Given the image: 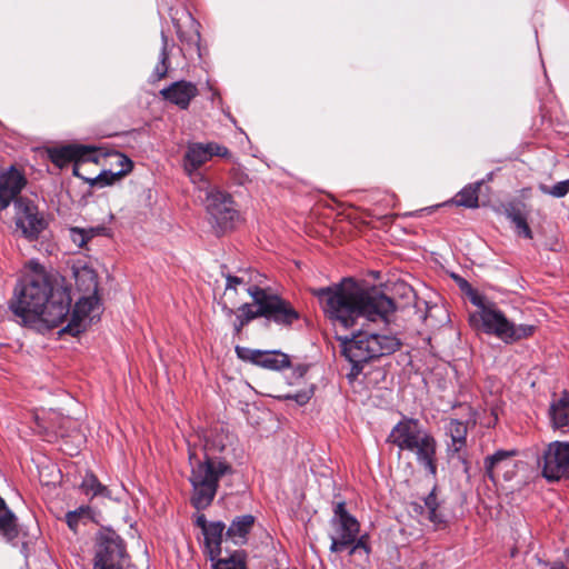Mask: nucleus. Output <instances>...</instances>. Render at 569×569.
I'll return each mask as SVG.
<instances>
[{"label": "nucleus", "mask_w": 569, "mask_h": 569, "mask_svg": "<svg viewBox=\"0 0 569 569\" xmlns=\"http://www.w3.org/2000/svg\"><path fill=\"white\" fill-rule=\"evenodd\" d=\"M30 266L31 271L16 284L9 308L26 327L38 331L57 328L70 313V289L39 263Z\"/></svg>", "instance_id": "obj_1"}, {"label": "nucleus", "mask_w": 569, "mask_h": 569, "mask_svg": "<svg viewBox=\"0 0 569 569\" xmlns=\"http://www.w3.org/2000/svg\"><path fill=\"white\" fill-rule=\"evenodd\" d=\"M311 292L319 299L326 317L343 328L352 327L361 317L373 322H388L389 316L396 310L393 300L382 291L377 288L363 289L352 279L312 289Z\"/></svg>", "instance_id": "obj_2"}, {"label": "nucleus", "mask_w": 569, "mask_h": 569, "mask_svg": "<svg viewBox=\"0 0 569 569\" xmlns=\"http://www.w3.org/2000/svg\"><path fill=\"white\" fill-rule=\"evenodd\" d=\"M224 443L220 435H210L203 439L201 448L189 441V462L191 472L189 481L192 487L191 505L197 510L207 509L213 501L219 481L226 476H232L234 469L226 459L218 457Z\"/></svg>", "instance_id": "obj_3"}, {"label": "nucleus", "mask_w": 569, "mask_h": 569, "mask_svg": "<svg viewBox=\"0 0 569 569\" xmlns=\"http://www.w3.org/2000/svg\"><path fill=\"white\" fill-rule=\"evenodd\" d=\"M224 443L220 435H210L203 439L201 448L189 441V462L191 472L189 481L192 487L191 505L197 510L207 509L213 501L219 481L226 476H232L234 469L226 459L218 457Z\"/></svg>", "instance_id": "obj_4"}, {"label": "nucleus", "mask_w": 569, "mask_h": 569, "mask_svg": "<svg viewBox=\"0 0 569 569\" xmlns=\"http://www.w3.org/2000/svg\"><path fill=\"white\" fill-rule=\"evenodd\" d=\"M338 339L342 355L351 363V370L348 373L350 380H355L361 373L366 363L398 351L402 345L395 335L369 330H359L350 338L339 337Z\"/></svg>", "instance_id": "obj_5"}, {"label": "nucleus", "mask_w": 569, "mask_h": 569, "mask_svg": "<svg viewBox=\"0 0 569 569\" xmlns=\"http://www.w3.org/2000/svg\"><path fill=\"white\" fill-rule=\"evenodd\" d=\"M200 191H204L206 209L211 218L212 226L218 232H226L234 228L239 219V212L234 208L232 197L218 188L200 186Z\"/></svg>", "instance_id": "obj_6"}, {"label": "nucleus", "mask_w": 569, "mask_h": 569, "mask_svg": "<svg viewBox=\"0 0 569 569\" xmlns=\"http://www.w3.org/2000/svg\"><path fill=\"white\" fill-rule=\"evenodd\" d=\"M128 560L123 539L114 530L101 531L97 539L93 569H124Z\"/></svg>", "instance_id": "obj_7"}, {"label": "nucleus", "mask_w": 569, "mask_h": 569, "mask_svg": "<svg viewBox=\"0 0 569 569\" xmlns=\"http://www.w3.org/2000/svg\"><path fill=\"white\" fill-rule=\"evenodd\" d=\"M248 293L252 297L254 305H262L261 313L269 321L288 327L300 318V313L293 306L277 295L269 293L257 286L249 287Z\"/></svg>", "instance_id": "obj_8"}, {"label": "nucleus", "mask_w": 569, "mask_h": 569, "mask_svg": "<svg viewBox=\"0 0 569 569\" xmlns=\"http://www.w3.org/2000/svg\"><path fill=\"white\" fill-rule=\"evenodd\" d=\"M331 532L329 535L331 552H342L352 543L355 536L360 533V523L346 508L345 501L333 506V516L330 521Z\"/></svg>", "instance_id": "obj_9"}, {"label": "nucleus", "mask_w": 569, "mask_h": 569, "mask_svg": "<svg viewBox=\"0 0 569 569\" xmlns=\"http://www.w3.org/2000/svg\"><path fill=\"white\" fill-rule=\"evenodd\" d=\"M471 302L480 310L469 316L470 326L476 330L493 335L506 341L511 321L507 319L505 313L497 309L493 303L485 305V299L481 297H473Z\"/></svg>", "instance_id": "obj_10"}, {"label": "nucleus", "mask_w": 569, "mask_h": 569, "mask_svg": "<svg viewBox=\"0 0 569 569\" xmlns=\"http://www.w3.org/2000/svg\"><path fill=\"white\" fill-rule=\"evenodd\" d=\"M542 476L550 482L569 478V442L553 441L545 449L541 459Z\"/></svg>", "instance_id": "obj_11"}, {"label": "nucleus", "mask_w": 569, "mask_h": 569, "mask_svg": "<svg viewBox=\"0 0 569 569\" xmlns=\"http://www.w3.org/2000/svg\"><path fill=\"white\" fill-rule=\"evenodd\" d=\"M101 154L99 149L83 144H68L49 151L51 161L60 168L73 161V174L78 178H82V167L89 162L98 163Z\"/></svg>", "instance_id": "obj_12"}, {"label": "nucleus", "mask_w": 569, "mask_h": 569, "mask_svg": "<svg viewBox=\"0 0 569 569\" xmlns=\"http://www.w3.org/2000/svg\"><path fill=\"white\" fill-rule=\"evenodd\" d=\"M16 224L23 236L36 240L47 228V222L38 211V207L29 198H19L14 201Z\"/></svg>", "instance_id": "obj_13"}, {"label": "nucleus", "mask_w": 569, "mask_h": 569, "mask_svg": "<svg viewBox=\"0 0 569 569\" xmlns=\"http://www.w3.org/2000/svg\"><path fill=\"white\" fill-rule=\"evenodd\" d=\"M236 353L241 360L269 370H282L291 365L289 356L279 350H259L238 346Z\"/></svg>", "instance_id": "obj_14"}, {"label": "nucleus", "mask_w": 569, "mask_h": 569, "mask_svg": "<svg viewBox=\"0 0 569 569\" xmlns=\"http://www.w3.org/2000/svg\"><path fill=\"white\" fill-rule=\"evenodd\" d=\"M428 432L418 419L403 418L391 429L387 442L395 445L400 451H407L413 441Z\"/></svg>", "instance_id": "obj_15"}, {"label": "nucleus", "mask_w": 569, "mask_h": 569, "mask_svg": "<svg viewBox=\"0 0 569 569\" xmlns=\"http://www.w3.org/2000/svg\"><path fill=\"white\" fill-rule=\"evenodd\" d=\"M27 184L24 173L16 166H10L0 172V212L6 210L11 202L19 198V194Z\"/></svg>", "instance_id": "obj_16"}, {"label": "nucleus", "mask_w": 569, "mask_h": 569, "mask_svg": "<svg viewBox=\"0 0 569 569\" xmlns=\"http://www.w3.org/2000/svg\"><path fill=\"white\" fill-rule=\"evenodd\" d=\"M210 160V151L207 144L193 142L189 143L183 156V169L191 181L198 186H208L209 181L199 171V168Z\"/></svg>", "instance_id": "obj_17"}, {"label": "nucleus", "mask_w": 569, "mask_h": 569, "mask_svg": "<svg viewBox=\"0 0 569 569\" xmlns=\"http://www.w3.org/2000/svg\"><path fill=\"white\" fill-rule=\"evenodd\" d=\"M99 298L97 295H87L80 298L72 310L71 318L68 325L61 332L69 333L73 337L83 332L87 328L84 325L86 318L98 307Z\"/></svg>", "instance_id": "obj_18"}, {"label": "nucleus", "mask_w": 569, "mask_h": 569, "mask_svg": "<svg viewBox=\"0 0 569 569\" xmlns=\"http://www.w3.org/2000/svg\"><path fill=\"white\" fill-rule=\"evenodd\" d=\"M416 456L417 462L422 466L431 476L437 475V441L435 437L428 432L421 439L412 442L407 450Z\"/></svg>", "instance_id": "obj_19"}, {"label": "nucleus", "mask_w": 569, "mask_h": 569, "mask_svg": "<svg viewBox=\"0 0 569 569\" xmlns=\"http://www.w3.org/2000/svg\"><path fill=\"white\" fill-rule=\"evenodd\" d=\"M199 94V90L193 82L180 80L160 90V96L170 103L179 107L181 110L189 108L190 102Z\"/></svg>", "instance_id": "obj_20"}, {"label": "nucleus", "mask_w": 569, "mask_h": 569, "mask_svg": "<svg viewBox=\"0 0 569 569\" xmlns=\"http://www.w3.org/2000/svg\"><path fill=\"white\" fill-rule=\"evenodd\" d=\"M117 163L121 166V169L118 172H112L110 170H103L98 176L90 178L86 174H82V180L90 183L92 187H106L113 183L116 180L126 176L132 169V161L122 153H116Z\"/></svg>", "instance_id": "obj_21"}, {"label": "nucleus", "mask_w": 569, "mask_h": 569, "mask_svg": "<svg viewBox=\"0 0 569 569\" xmlns=\"http://www.w3.org/2000/svg\"><path fill=\"white\" fill-rule=\"evenodd\" d=\"M518 455L517 450H497L493 455L487 456L483 461L486 475L492 481L499 471L508 470L513 466V458Z\"/></svg>", "instance_id": "obj_22"}, {"label": "nucleus", "mask_w": 569, "mask_h": 569, "mask_svg": "<svg viewBox=\"0 0 569 569\" xmlns=\"http://www.w3.org/2000/svg\"><path fill=\"white\" fill-rule=\"evenodd\" d=\"M226 526L221 521L210 522L203 526L204 548L211 561H214L221 553V542Z\"/></svg>", "instance_id": "obj_23"}, {"label": "nucleus", "mask_w": 569, "mask_h": 569, "mask_svg": "<svg viewBox=\"0 0 569 569\" xmlns=\"http://www.w3.org/2000/svg\"><path fill=\"white\" fill-rule=\"evenodd\" d=\"M253 523L254 517L251 515L236 517L227 529L226 537L232 540L236 545H244Z\"/></svg>", "instance_id": "obj_24"}, {"label": "nucleus", "mask_w": 569, "mask_h": 569, "mask_svg": "<svg viewBox=\"0 0 569 569\" xmlns=\"http://www.w3.org/2000/svg\"><path fill=\"white\" fill-rule=\"evenodd\" d=\"M437 486L432 488L429 495L423 499V506L418 502L412 503V509L419 515L427 513V518L435 525L445 523V516L439 511V501L437 498Z\"/></svg>", "instance_id": "obj_25"}, {"label": "nucleus", "mask_w": 569, "mask_h": 569, "mask_svg": "<svg viewBox=\"0 0 569 569\" xmlns=\"http://www.w3.org/2000/svg\"><path fill=\"white\" fill-rule=\"evenodd\" d=\"M549 417L555 429L569 426V392L563 391L561 397L553 400L549 407Z\"/></svg>", "instance_id": "obj_26"}, {"label": "nucleus", "mask_w": 569, "mask_h": 569, "mask_svg": "<svg viewBox=\"0 0 569 569\" xmlns=\"http://www.w3.org/2000/svg\"><path fill=\"white\" fill-rule=\"evenodd\" d=\"M77 289L84 295L98 293V276L96 271L87 266L74 270Z\"/></svg>", "instance_id": "obj_27"}, {"label": "nucleus", "mask_w": 569, "mask_h": 569, "mask_svg": "<svg viewBox=\"0 0 569 569\" xmlns=\"http://www.w3.org/2000/svg\"><path fill=\"white\" fill-rule=\"evenodd\" d=\"M0 535L7 542H13L19 536L17 517L6 502L3 508H0Z\"/></svg>", "instance_id": "obj_28"}, {"label": "nucleus", "mask_w": 569, "mask_h": 569, "mask_svg": "<svg viewBox=\"0 0 569 569\" xmlns=\"http://www.w3.org/2000/svg\"><path fill=\"white\" fill-rule=\"evenodd\" d=\"M446 433L451 438L450 448L458 452L467 442L468 428L463 421L451 419L446 426Z\"/></svg>", "instance_id": "obj_29"}, {"label": "nucleus", "mask_w": 569, "mask_h": 569, "mask_svg": "<svg viewBox=\"0 0 569 569\" xmlns=\"http://www.w3.org/2000/svg\"><path fill=\"white\" fill-rule=\"evenodd\" d=\"M190 26L189 30L184 31L180 26H177V34L179 40L187 44L190 49H193L198 56H201L200 51V31H199V22L196 21L191 16L189 17Z\"/></svg>", "instance_id": "obj_30"}, {"label": "nucleus", "mask_w": 569, "mask_h": 569, "mask_svg": "<svg viewBox=\"0 0 569 569\" xmlns=\"http://www.w3.org/2000/svg\"><path fill=\"white\" fill-rule=\"evenodd\" d=\"M481 186L482 182H476L465 187L456 194V197L452 199V202L460 207L477 208L479 206L478 200Z\"/></svg>", "instance_id": "obj_31"}, {"label": "nucleus", "mask_w": 569, "mask_h": 569, "mask_svg": "<svg viewBox=\"0 0 569 569\" xmlns=\"http://www.w3.org/2000/svg\"><path fill=\"white\" fill-rule=\"evenodd\" d=\"M506 216L515 224L519 236L532 239V231L527 222V217L519 207L509 206L506 209Z\"/></svg>", "instance_id": "obj_32"}, {"label": "nucleus", "mask_w": 569, "mask_h": 569, "mask_svg": "<svg viewBox=\"0 0 569 569\" xmlns=\"http://www.w3.org/2000/svg\"><path fill=\"white\" fill-rule=\"evenodd\" d=\"M161 40L162 47L159 53V61L156 64L151 74V79L153 82L163 79L169 70L170 53L168 50V37L164 34V32H161Z\"/></svg>", "instance_id": "obj_33"}, {"label": "nucleus", "mask_w": 569, "mask_h": 569, "mask_svg": "<svg viewBox=\"0 0 569 569\" xmlns=\"http://www.w3.org/2000/svg\"><path fill=\"white\" fill-rule=\"evenodd\" d=\"M80 488L84 495L91 497L109 495L108 488L103 486L93 473L86 475Z\"/></svg>", "instance_id": "obj_34"}, {"label": "nucleus", "mask_w": 569, "mask_h": 569, "mask_svg": "<svg viewBox=\"0 0 569 569\" xmlns=\"http://www.w3.org/2000/svg\"><path fill=\"white\" fill-rule=\"evenodd\" d=\"M213 569H246V556L242 551H236L230 557L214 560Z\"/></svg>", "instance_id": "obj_35"}, {"label": "nucleus", "mask_w": 569, "mask_h": 569, "mask_svg": "<svg viewBox=\"0 0 569 569\" xmlns=\"http://www.w3.org/2000/svg\"><path fill=\"white\" fill-rule=\"evenodd\" d=\"M99 233V229L94 228H78L73 227L69 230L70 239L74 244H77L79 248H83L87 242L92 239L94 236Z\"/></svg>", "instance_id": "obj_36"}, {"label": "nucleus", "mask_w": 569, "mask_h": 569, "mask_svg": "<svg viewBox=\"0 0 569 569\" xmlns=\"http://www.w3.org/2000/svg\"><path fill=\"white\" fill-rule=\"evenodd\" d=\"M536 327L532 325H519L516 326L511 322V328L509 329L506 342H513L525 338H528L533 335Z\"/></svg>", "instance_id": "obj_37"}, {"label": "nucleus", "mask_w": 569, "mask_h": 569, "mask_svg": "<svg viewBox=\"0 0 569 569\" xmlns=\"http://www.w3.org/2000/svg\"><path fill=\"white\" fill-rule=\"evenodd\" d=\"M368 535L355 536L352 543L348 546L349 555L356 556L357 553L363 552L367 557L370 553V547L368 543Z\"/></svg>", "instance_id": "obj_38"}, {"label": "nucleus", "mask_w": 569, "mask_h": 569, "mask_svg": "<svg viewBox=\"0 0 569 569\" xmlns=\"http://www.w3.org/2000/svg\"><path fill=\"white\" fill-rule=\"evenodd\" d=\"M539 190L545 194H549L555 198H562L569 192V179L559 181L552 187L540 184Z\"/></svg>", "instance_id": "obj_39"}, {"label": "nucleus", "mask_w": 569, "mask_h": 569, "mask_svg": "<svg viewBox=\"0 0 569 569\" xmlns=\"http://www.w3.org/2000/svg\"><path fill=\"white\" fill-rule=\"evenodd\" d=\"M257 308H254L252 305L250 303H243L242 306L239 307L238 311L241 317L244 318V321H248L250 322L251 320L256 319V318H259V317H263V313H260L262 312V305H254Z\"/></svg>", "instance_id": "obj_40"}, {"label": "nucleus", "mask_w": 569, "mask_h": 569, "mask_svg": "<svg viewBox=\"0 0 569 569\" xmlns=\"http://www.w3.org/2000/svg\"><path fill=\"white\" fill-rule=\"evenodd\" d=\"M229 177L232 183L237 186H246L250 182L249 174L240 166H233L229 171Z\"/></svg>", "instance_id": "obj_41"}, {"label": "nucleus", "mask_w": 569, "mask_h": 569, "mask_svg": "<svg viewBox=\"0 0 569 569\" xmlns=\"http://www.w3.org/2000/svg\"><path fill=\"white\" fill-rule=\"evenodd\" d=\"M88 512H89L88 507H80L73 511L67 512L66 521H67L68 527L71 530L76 531L81 517L87 515Z\"/></svg>", "instance_id": "obj_42"}, {"label": "nucleus", "mask_w": 569, "mask_h": 569, "mask_svg": "<svg viewBox=\"0 0 569 569\" xmlns=\"http://www.w3.org/2000/svg\"><path fill=\"white\" fill-rule=\"evenodd\" d=\"M310 398H311V391H301V392L286 396V399L293 400L300 406L306 405L310 400Z\"/></svg>", "instance_id": "obj_43"}, {"label": "nucleus", "mask_w": 569, "mask_h": 569, "mask_svg": "<svg viewBox=\"0 0 569 569\" xmlns=\"http://www.w3.org/2000/svg\"><path fill=\"white\" fill-rule=\"evenodd\" d=\"M208 150L210 151V159L212 156L226 157L229 154V150L214 142L207 143Z\"/></svg>", "instance_id": "obj_44"}, {"label": "nucleus", "mask_w": 569, "mask_h": 569, "mask_svg": "<svg viewBox=\"0 0 569 569\" xmlns=\"http://www.w3.org/2000/svg\"><path fill=\"white\" fill-rule=\"evenodd\" d=\"M226 280H227V283H226V289H236L237 286L241 284L244 282V280L240 277H236V276H231V274H228L226 277Z\"/></svg>", "instance_id": "obj_45"}, {"label": "nucleus", "mask_w": 569, "mask_h": 569, "mask_svg": "<svg viewBox=\"0 0 569 569\" xmlns=\"http://www.w3.org/2000/svg\"><path fill=\"white\" fill-rule=\"evenodd\" d=\"M248 323L249 322L244 321L243 317H241L240 315H237L236 320L233 322V329H234L236 333L239 335L241 332L242 328Z\"/></svg>", "instance_id": "obj_46"}, {"label": "nucleus", "mask_w": 569, "mask_h": 569, "mask_svg": "<svg viewBox=\"0 0 569 569\" xmlns=\"http://www.w3.org/2000/svg\"><path fill=\"white\" fill-rule=\"evenodd\" d=\"M197 525L199 527H201V529L203 530V526H208L209 523H207L206 521V517L203 515L199 516L198 519H197Z\"/></svg>", "instance_id": "obj_47"}, {"label": "nucleus", "mask_w": 569, "mask_h": 569, "mask_svg": "<svg viewBox=\"0 0 569 569\" xmlns=\"http://www.w3.org/2000/svg\"><path fill=\"white\" fill-rule=\"evenodd\" d=\"M550 569H567L562 561H556L550 566Z\"/></svg>", "instance_id": "obj_48"}, {"label": "nucleus", "mask_w": 569, "mask_h": 569, "mask_svg": "<svg viewBox=\"0 0 569 569\" xmlns=\"http://www.w3.org/2000/svg\"><path fill=\"white\" fill-rule=\"evenodd\" d=\"M4 506V500L0 497V508H3Z\"/></svg>", "instance_id": "obj_49"}]
</instances>
